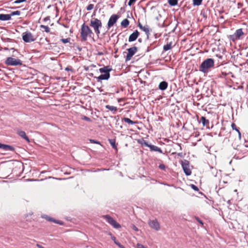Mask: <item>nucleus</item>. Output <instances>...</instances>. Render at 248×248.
Returning a JSON list of instances; mask_svg holds the SVG:
<instances>
[{
	"label": "nucleus",
	"mask_w": 248,
	"mask_h": 248,
	"mask_svg": "<svg viewBox=\"0 0 248 248\" xmlns=\"http://www.w3.org/2000/svg\"><path fill=\"white\" fill-rule=\"evenodd\" d=\"M129 24V20L125 18L122 21L121 24L122 27H123L124 28H126L128 26Z\"/></svg>",
	"instance_id": "obj_22"
},
{
	"label": "nucleus",
	"mask_w": 248,
	"mask_h": 248,
	"mask_svg": "<svg viewBox=\"0 0 248 248\" xmlns=\"http://www.w3.org/2000/svg\"><path fill=\"white\" fill-rule=\"evenodd\" d=\"M109 143L110 145L112 146V147L115 149L116 148V146L115 145V140H109Z\"/></svg>",
	"instance_id": "obj_31"
},
{
	"label": "nucleus",
	"mask_w": 248,
	"mask_h": 248,
	"mask_svg": "<svg viewBox=\"0 0 248 248\" xmlns=\"http://www.w3.org/2000/svg\"><path fill=\"white\" fill-rule=\"evenodd\" d=\"M142 30L144 31L147 35H148L149 34L150 31L149 26L147 25L143 26Z\"/></svg>",
	"instance_id": "obj_26"
},
{
	"label": "nucleus",
	"mask_w": 248,
	"mask_h": 248,
	"mask_svg": "<svg viewBox=\"0 0 248 248\" xmlns=\"http://www.w3.org/2000/svg\"><path fill=\"white\" fill-rule=\"evenodd\" d=\"M139 35V31L136 30L134 31L129 37L128 41L129 42H133L135 41Z\"/></svg>",
	"instance_id": "obj_13"
},
{
	"label": "nucleus",
	"mask_w": 248,
	"mask_h": 248,
	"mask_svg": "<svg viewBox=\"0 0 248 248\" xmlns=\"http://www.w3.org/2000/svg\"><path fill=\"white\" fill-rule=\"evenodd\" d=\"M244 35L242 29L237 30L232 35L230 36L231 39L233 41L239 40L241 39V37Z\"/></svg>",
	"instance_id": "obj_8"
},
{
	"label": "nucleus",
	"mask_w": 248,
	"mask_h": 248,
	"mask_svg": "<svg viewBox=\"0 0 248 248\" xmlns=\"http://www.w3.org/2000/svg\"><path fill=\"white\" fill-rule=\"evenodd\" d=\"M92 34H93V32L89 27L83 23L80 29V37L82 40L87 41L88 37H91Z\"/></svg>",
	"instance_id": "obj_2"
},
{
	"label": "nucleus",
	"mask_w": 248,
	"mask_h": 248,
	"mask_svg": "<svg viewBox=\"0 0 248 248\" xmlns=\"http://www.w3.org/2000/svg\"><path fill=\"white\" fill-rule=\"evenodd\" d=\"M70 38H68L66 39H61V41L64 44L68 43L70 42Z\"/></svg>",
	"instance_id": "obj_34"
},
{
	"label": "nucleus",
	"mask_w": 248,
	"mask_h": 248,
	"mask_svg": "<svg viewBox=\"0 0 248 248\" xmlns=\"http://www.w3.org/2000/svg\"><path fill=\"white\" fill-rule=\"evenodd\" d=\"M123 120L124 122H125L129 124H136L137 123V122L133 121L131 120H130V119H129L128 118H126V117L124 118Z\"/></svg>",
	"instance_id": "obj_23"
},
{
	"label": "nucleus",
	"mask_w": 248,
	"mask_h": 248,
	"mask_svg": "<svg viewBox=\"0 0 248 248\" xmlns=\"http://www.w3.org/2000/svg\"><path fill=\"white\" fill-rule=\"evenodd\" d=\"M16 133L22 138L25 140L27 141L30 142V140L28 137L26 136V133L24 131L17 130Z\"/></svg>",
	"instance_id": "obj_14"
},
{
	"label": "nucleus",
	"mask_w": 248,
	"mask_h": 248,
	"mask_svg": "<svg viewBox=\"0 0 248 248\" xmlns=\"http://www.w3.org/2000/svg\"><path fill=\"white\" fill-rule=\"evenodd\" d=\"M111 239L114 242V243L120 248H125L124 246L121 245L116 239V238L113 236H111Z\"/></svg>",
	"instance_id": "obj_25"
},
{
	"label": "nucleus",
	"mask_w": 248,
	"mask_h": 248,
	"mask_svg": "<svg viewBox=\"0 0 248 248\" xmlns=\"http://www.w3.org/2000/svg\"><path fill=\"white\" fill-rule=\"evenodd\" d=\"M47 220L48 221H52V222H54L57 224H61V225H62V221H59V220H56L55 219H54V218H51L50 217H48L47 216H46V217H45Z\"/></svg>",
	"instance_id": "obj_21"
},
{
	"label": "nucleus",
	"mask_w": 248,
	"mask_h": 248,
	"mask_svg": "<svg viewBox=\"0 0 248 248\" xmlns=\"http://www.w3.org/2000/svg\"><path fill=\"white\" fill-rule=\"evenodd\" d=\"M144 145L145 146L149 147L150 149H151V150L152 151H155V152H158L160 153H162V151L161 149L156 146L149 144L147 142H144Z\"/></svg>",
	"instance_id": "obj_12"
},
{
	"label": "nucleus",
	"mask_w": 248,
	"mask_h": 248,
	"mask_svg": "<svg viewBox=\"0 0 248 248\" xmlns=\"http://www.w3.org/2000/svg\"><path fill=\"white\" fill-rule=\"evenodd\" d=\"M215 61L212 58H208L204 60L200 65L199 71L205 74L207 73L210 69L214 66Z\"/></svg>",
	"instance_id": "obj_1"
},
{
	"label": "nucleus",
	"mask_w": 248,
	"mask_h": 248,
	"mask_svg": "<svg viewBox=\"0 0 248 248\" xmlns=\"http://www.w3.org/2000/svg\"><path fill=\"white\" fill-rule=\"evenodd\" d=\"M65 70H69V68H66L65 69Z\"/></svg>",
	"instance_id": "obj_49"
},
{
	"label": "nucleus",
	"mask_w": 248,
	"mask_h": 248,
	"mask_svg": "<svg viewBox=\"0 0 248 248\" xmlns=\"http://www.w3.org/2000/svg\"><path fill=\"white\" fill-rule=\"evenodd\" d=\"M168 87V83L166 81H162L160 83L158 88L162 91L166 90Z\"/></svg>",
	"instance_id": "obj_18"
},
{
	"label": "nucleus",
	"mask_w": 248,
	"mask_h": 248,
	"mask_svg": "<svg viewBox=\"0 0 248 248\" xmlns=\"http://www.w3.org/2000/svg\"><path fill=\"white\" fill-rule=\"evenodd\" d=\"M196 220L199 222L201 224H202V225L203 224L202 221L198 217H195Z\"/></svg>",
	"instance_id": "obj_43"
},
{
	"label": "nucleus",
	"mask_w": 248,
	"mask_h": 248,
	"mask_svg": "<svg viewBox=\"0 0 248 248\" xmlns=\"http://www.w3.org/2000/svg\"><path fill=\"white\" fill-rule=\"evenodd\" d=\"M111 70V69L109 68L108 66H104L103 68H100L99 71L101 73L107 74L109 73Z\"/></svg>",
	"instance_id": "obj_19"
},
{
	"label": "nucleus",
	"mask_w": 248,
	"mask_h": 248,
	"mask_svg": "<svg viewBox=\"0 0 248 248\" xmlns=\"http://www.w3.org/2000/svg\"><path fill=\"white\" fill-rule=\"evenodd\" d=\"M139 41H141V39H139Z\"/></svg>",
	"instance_id": "obj_50"
},
{
	"label": "nucleus",
	"mask_w": 248,
	"mask_h": 248,
	"mask_svg": "<svg viewBox=\"0 0 248 248\" xmlns=\"http://www.w3.org/2000/svg\"><path fill=\"white\" fill-rule=\"evenodd\" d=\"M168 2L170 6H174L177 5L178 0H168Z\"/></svg>",
	"instance_id": "obj_27"
},
{
	"label": "nucleus",
	"mask_w": 248,
	"mask_h": 248,
	"mask_svg": "<svg viewBox=\"0 0 248 248\" xmlns=\"http://www.w3.org/2000/svg\"><path fill=\"white\" fill-rule=\"evenodd\" d=\"M128 53L125 58V61H128L131 60L132 57L136 53L137 51V47L133 46L131 48L127 49Z\"/></svg>",
	"instance_id": "obj_9"
},
{
	"label": "nucleus",
	"mask_w": 248,
	"mask_h": 248,
	"mask_svg": "<svg viewBox=\"0 0 248 248\" xmlns=\"http://www.w3.org/2000/svg\"><path fill=\"white\" fill-rule=\"evenodd\" d=\"M137 248H146L144 247V246L143 245H142V244L138 243L137 245Z\"/></svg>",
	"instance_id": "obj_41"
},
{
	"label": "nucleus",
	"mask_w": 248,
	"mask_h": 248,
	"mask_svg": "<svg viewBox=\"0 0 248 248\" xmlns=\"http://www.w3.org/2000/svg\"><path fill=\"white\" fill-rule=\"evenodd\" d=\"M137 0H129L128 3V5L129 6H131L133 4H134Z\"/></svg>",
	"instance_id": "obj_38"
},
{
	"label": "nucleus",
	"mask_w": 248,
	"mask_h": 248,
	"mask_svg": "<svg viewBox=\"0 0 248 248\" xmlns=\"http://www.w3.org/2000/svg\"><path fill=\"white\" fill-rule=\"evenodd\" d=\"M90 142L91 143H96V144H100V142H99L98 141H96V140H90Z\"/></svg>",
	"instance_id": "obj_42"
},
{
	"label": "nucleus",
	"mask_w": 248,
	"mask_h": 248,
	"mask_svg": "<svg viewBox=\"0 0 248 248\" xmlns=\"http://www.w3.org/2000/svg\"><path fill=\"white\" fill-rule=\"evenodd\" d=\"M5 63L7 65L11 66H17L21 65L22 64V62L20 60L13 58L12 57L7 58Z\"/></svg>",
	"instance_id": "obj_4"
},
{
	"label": "nucleus",
	"mask_w": 248,
	"mask_h": 248,
	"mask_svg": "<svg viewBox=\"0 0 248 248\" xmlns=\"http://www.w3.org/2000/svg\"><path fill=\"white\" fill-rule=\"evenodd\" d=\"M110 77L109 73L107 74H103L100 75L98 78L97 79L99 80H107Z\"/></svg>",
	"instance_id": "obj_17"
},
{
	"label": "nucleus",
	"mask_w": 248,
	"mask_h": 248,
	"mask_svg": "<svg viewBox=\"0 0 248 248\" xmlns=\"http://www.w3.org/2000/svg\"><path fill=\"white\" fill-rule=\"evenodd\" d=\"M0 149H3L5 151H13L14 150V148L13 146L3 144L0 143Z\"/></svg>",
	"instance_id": "obj_15"
},
{
	"label": "nucleus",
	"mask_w": 248,
	"mask_h": 248,
	"mask_svg": "<svg viewBox=\"0 0 248 248\" xmlns=\"http://www.w3.org/2000/svg\"><path fill=\"white\" fill-rule=\"evenodd\" d=\"M159 169H160L161 170H164L165 169V166L163 164H160L159 165Z\"/></svg>",
	"instance_id": "obj_40"
},
{
	"label": "nucleus",
	"mask_w": 248,
	"mask_h": 248,
	"mask_svg": "<svg viewBox=\"0 0 248 248\" xmlns=\"http://www.w3.org/2000/svg\"><path fill=\"white\" fill-rule=\"evenodd\" d=\"M201 121L203 126H207L209 124V121L207 120L205 117L202 116L201 118Z\"/></svg>",
	"instance_id": "obj_20"
},
{
	"label": "nucleus",
	"mask_w": 248,
	"mask_h": 248,
	"mask_svg": "<svg viewBox=\"0 0 248 248\" xmlns=\"http://www.w3.org/2000/svg\"><path fill=\"white\" fill-rule=\"evenodd\" d=\"M191 187L195 191L198 190V188L194 185H191Z\"/></svg>",
	"instance_id": "obj_44"
},
{
	"label": "nucleus",
	"mask_w": 248,
	"mask_h": 248,
	"mask_svg": "<svg viewBox=\"0 0 248 248\" xmlns=\"http://www.w3.org/2000/svg\"><path fill=\"white\" fill-rule=\"evenodd\" d=\"M203 0H193V4L194 6H199L200 5Z\"/></svg>",
	"instance_id": "obj_29"
},
{
	"label": "nucleus",
	"mask_w": 248,
	"mask_h": 248,
	"mask_svg": "<svg viewBox=\"0 0 248 248\" xmlns=\"http://www.w3.org/2000/svg\"><path fill=\"white\" fill-rule=\"evenodd\" d=\"M149 226L155 230V231H159L160 229V224L157 220H149L148 221Z\"/></svg>",
	"instance_id": "obj_10"
},
{
	"label": "nucleus",
	"mask_w": 248,
	"mask_h": 248,
	"mask_svg": "<svg viewBox=\"0 0 248 248\" xmlns=\"http://www.w3.org/2000/svg\"><path fill=\"white\" fill-rule=\"evenodd\" d=\"M49 19H50L49 16H47L44 19V20L46 21L49 20Z\"/></svg>",
	"instance_id": "obj_46"
},
{
	"label": "nucleus",
	"mask_w": 248,
	"mask_h": 248,
	"mask_svg": "<svg viewBox=\"0 0 248 248\" xmlns=\"http://www.w3.org/2000/svg\"><path fill=\"white\" fill-rule=\"evenodd\" d=\"M106 108L111 111L116 112L117 110V107L113 106L107 105Z\"/></svg>",
	"instance_id": "obj_24"
},
{
	"label": "nucleus",
	"mask_w": 248,
	"mask_h": 248,
	"mask_svg": "<svg viewBox=\"0 0 248 248\" xmlns=\"http://www.w3.org/2000/svg\"><path fill=\"white\" fill-rule=\"evenodd\" d=\"M90 26L93 29L95 33L97 35L100 33V29L102 28V24L100 20L92 18L90 21Z\"/></svg>",
	"instance_id": "obj_3"
},
{
	"label": "nucleus",
	"mask_w": 248,
	"mask_h": 248,
	"mask_svg": "<svg viewBox=\"0 0 248 248\" xmlns=\"http://www.w3.org/2000/svg\"><path fill=\"white\" fill-rule=\"evenodd\" d=\"M103 217L105 218L107 221L114 228L116 229L121 228V225L109 215L104 216Z\"/></svg>",
	"instance_id": "obj_7"
},
{
	"label": "nucleus",
	"mask_w": 248,
	"mask_h": 248,
	"mask_svg": "<svg viewBox=\"0 0 248 248\" xmlns=\"http://www.w3.org/2000/svg\"><path fill=\"white\" fill-rule=\"evenodd\" d=\"M238 135H239V139L240 140V139H241V133H240V131H238Z\"/></svg>",
	"instance_id": "obj_47"
},
{
	"label": "nucleus",
	"mask_w": 248,
	"mask_h": 248,
	"mask_svg": "<svg viewBox=\"0 0 248 248\" xmlns=\"http://www.w3.org/2000/svg\"><path fill=\"white\" fill-rule=\"evenodd\" d=\"M27 0H16L14 2V3L15 4H19L21 2H23L26 1Z\"/></svg>",
	"instance_id": "obj_36"
},
{
	"label": "nucleus",
	"mask_w": 248,
	"mask_h": 248,
	"mask_svg": "<svg viewBox=\"0 0 248 248\" xmlns=\"http://www.w3.org/2000/svg\"><path fill=\"white\" fill-rule=\"evenodd\" d=\"M231 126H232V129L235 130L237 132H238V131H240L239 130V129L237 128L235 124L232 123L231 124Z\"/></svg>",
	"instance_id": "obj_35"
},
{
	"label": "nucleus",
	"mask_w": 248,
	"mask_h": 248,
	"mask_svg": "<svg viewBox=\"0 0 248 248\" xmlns=\"http://www.w3.org/2000/svg\"><path fill=\"white\" fill-rule=\"evenodd\" d=\"M22 39L26 43H30L34 41L36 37L30 32L26 31L22 34Z\"/></svg>",
	"instance_id": "obj_5"
},
{
	"label": "nucleus",
	"mask_w": 248,
	"mask_h": 248,
	"mask_svg": "<svg viewBox=\"0 0 248 248\" xmlns=\"http://www.w3.org/2000/svg\"><path fill=\"white\" fill-rule=\"evenodd\" d=\"M181 165L186 175V176L190 175L191 174V171L189 168V162L187 160L182 161Z\"/></svg>",
	"instance_id": "obj_6"
},
{
	"label": "nucleus",
	"mask_w": 248,
	"mask_h": 248,
	"mask_svg": "<svg viewBox=\"0 0 248 248\" xmlns=\"http://www.w3.org/2000/svg\"><path fill=\"white\" fill-rule=\"evenodd\" d=\"M171 48V43H168L163 46L164 51H168Z\"/></svg>",
	"instance_id": "obj_28"
},
{
	"label": "nucleus",
	"mask_w": 248,
	"mask_h": 248,
	"mask_svg": "<svg viewBox=\"0 0 248 248\" xmlns=\"http://www.w3.org/2000/svg\"><path fill=\"white\" fill-rule=\"evenodd\" d=\"M131 228L136 232L139 231L138 228L134 225H131Z\"/></svg>",
	"instance_id": "obj_39"
},
{
	"label": "nucleus",
	"mask_w": 248,
	"mask_h": 248,
	"mask_svg": "<svg viewBox=\"0 0 248 248\" xmlns=\"http://www.w3.org/2000/svg\"><path fill=\"white\" fill-rule=\"evenodd\" d=\"M138 26L141 30H142L143 27V26L140 23L139 24Z\"/></svg>",
	"instance_id": "obj_45"
},
{
	"label": "nucleus",
	"mask_w": 248,
	"mask_h": 248,
	"mask_svg": "<svg viewBox=\"0 0 248 248\" xmlns=\"http://www.w3.org/2000/svg\"><path fill=\"white\" fill-rule=\"evenodd\" d=\"M82 120H85L86 121H88V122H91V120L90 118L87 117V116H84L82 117Z\"/></svg>",
	"instance_id": "obj_37"
},
{
	"label": "nucleus",
	"mask_w": 248,
	"mask_h": 248,
	"mask_svg": "<svg viewBox=\"0 0 248 248\" xmlns=\"http://www.w3.org/2000/svg\"><path fill=\"white\" fill-rule=\"evenodd\" d=\"M94 8V5L93 4H89L86 7V9L88 11H90Z\"/></svg>",
	"instance_id": "obj_33"
},
{
	"label": "nucleus",
	"mask_w": 248,
	"mask_h": 248,
	"mask_svg": "<svg viewBox=\"0 0 248 248\" xmlns=\"http://www.w3.org/2000/svg\"><path fill=\"white\" fill-rule=\"evenodd\" d=\"M11 18L10 14H0V20L1 21H7Z\"/></svg>",
	"instance_id": "obj_16"
},
{
	"label": "nucleus",
	"mask_w": 248,
	"mask_h": 248,
	"mask_svg": "<svg viewBox=\"0 0 248 248\" xmlns=\"http://www.w3.org/2000/svg\"><path fill=\"white\" fill-rule=\"evenodd\" d=\"M102 54V53H98V55H101Z\"/></svg>",
	"instance_id": "obj_48"
},
{
	"label": "nucleus",
	"mask_w": 248,
	"mask_h": 248,
	"mask_svg": "<svg viewBox=\"0 0 248 248\" xmlns=\"http://www.w3.org/2000/svg\"><path fill=\"white\" fill-rule=\"evenodd\" d=\"M20 15V12L19 11H16L12 12L11 14V17L13 16H19Z\"/></svg>",
	"instance_id": "obj_32"
},
{
	"label": "nucleus",
	"mask_w": 248,
	"mask_h": 248,
	"mask_svg": "<svg viewBox=\"0 0 248 248\" xmlns=\"http://www.w3.org/2000/svg\"><path fill=\"white\" fill-rule=\"evenodd\" d=\"M40 28H42V29H43L46 32H50V29L47 26L41 25L40 26Z\"/></svg>",
	"instance_id": "obj_30"
},
{
	"label": "nucleus",
	"mask_w": 248,
	"mask_h": 248,
	"mask_svg": "<svg viewBox=\"0 0 248 248\" xmlns=\"http://www.w3.org/2000/svg\"><path fill=\"white\" fill-rule=\"evenodd\" d=\"M118 16L117 15H112L109 18L108 23V27L110 28L113 26L115 23L117 22L118 19Z\"/></svg>",
	"instance_id": "obj_11"
}]
</instances>
